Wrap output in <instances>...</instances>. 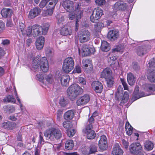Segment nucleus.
<instances>
[{
    "instance_id": "obj_23",
    "label": "nucleus",
    "mask_w": 155,
    "mask_h": 155,
    "mask_svg": "<svg viewBox=\"0 0 155 155\" xmlns=\"http://www.w3.org/2000/svg\"><path fill=\"white\" fill-rule=\"evenodd\" d=\"M124 153L123 150L118 144L114 145L112 152V155H121Z\"/></svg>"
},
{
    "instance_id": "obj_28",
    "label": "nucleus",
    "mask_w": 155,
    "mask_h": 155,
    "mask_svg": "<svg viewBox=\"0 0 155 155\" xmlns=\"http://www.w3.org/2000/svg\"><path fill=\"white\" fill-rule=\"evenodd\" d=\"M70 79V77L68 75L65 74L63 75L61 79V84L64 86H68V85Z\"/></svg>"
},
{
    "instance_id": "obj_39",
    "label": "nucleus",
    "mask_w": 155,
    "mask_h": 155,
    "mask_svg": "<svg viewBox=\"0 0 155 155\" xmlns=\"http://www.w3.org/2000/svg\"><path fill=\"white\" fill-rule=\"evenodd\" d=\"M56 18L57 20V23L58 24L61 25L63 24L65 20L64 17L63 15H57Z\"/></svg>"
},
{
    "instance_id": "obj_55",
    "label": "nucleus",
    "mask_w": 155,
    "mask_h": 155,
    "mask_svg": "<svg viewBox=\"0 0 155 155\" xmlns=\"http://www.w3.org/2000/svg\"><path fill=\"white\" fill-rule=\"evenodd\" d=\"M15 94L16 96V97L17 100L19 103V104L20 105L21 109L22 111L23 110L22 107V104L21 102L20 99L18 98V97L17 95V93L15 88Z\"/></svg>"
},
{
    "instance_id": "obj_29",
    "label": "nucleus",
    "mask_w": 155,
    "mask_h": 155,
    "mask_svg": "<svg viewBox=\"0 0 155 155\" xmlns=\"http://www.w3.org/2000/svg\"><path fill=\"white\" fill-rule=\"evenodd\" d=\"M74 116V111L73 110H71L67 111L64 115V118L66 120H70L72 119Z\"/></svg>"
},
{
    "instance_id": "obj_24",
    "label": "nucleus",
    "mask_w": 155,
    "mask_h": 155,
    "mask_svg": "<svg viewBox=\"0 0 155 155\" xmlns=\"http://www.w3.org/2000/svg\"><path fill=\"white\" fill-rule=\"evenodd\" d=\"M1 14L3 17H10L12 14V11L10 8H4L2 10Z\"/></svg>"
},
{
    "instance_id": "obj_41",
    "label": "nucleus",
    "mask_w": 155,
    "mask_h": 155,
    "mask_svg": "<svg viewBox=\"0 0 155 155\" xmlns=\"http://www.w3.org/2000/svg\"><path fill=\"white\" fill-rule=\"evenodd\" d=\"M50 25L48 23H46L43 25V27H42V34L43 35H45L48 30Z\"/></svg>"
},
{
    "instance_id": "obj_53",
    "label": "nucleus",
    "mask_w": 155,
    "mask_h": 155,
    "mask_svg": "<svg viewBox=\"0 0 155 155\" xmlns=\"http://www.w3.org/2000/svg\"><path fill=\"white\" fill-rule=\"evenodd\" d=\"M95 2L96 5L100 6L104 5L106 3L105 0H95Z\"/></svg>"
},
{
    "instance_id": "obj_46",
    "label": "nucleus",
    "mask_w": 155,
    "mask_h": 155,
    "mask_svg": "<svg viewBox=\"0 0 155 155\" xmlns=\"http://www.w3.org/2000/svg\"><path fill=\"white\" fill-rule=\"evenodd\" d=\"M75 133V130L73 128L68 129L67 130L68 136L69 137H71L73 136Z\"/></svg>"
},
{
    "instance_id": "obj_42",
    "label": "nucleus",
    "mask_w": 155,
    "mask_h": 155,
    "mask_svg": "<svg viewBox=\"0 0 155 155\" xmlns=\"http://www.w3.org/2000/svg\"><path fill=\"white\" fill-rule=\"evenodd\" d=\"M89 151L86 153L87 154L94 153L97 151V147L94 144L91 145L89 148Z\"/></svg>"
},
{
    "instance_id": "obj_19",
    "label": "nucleus",
    "mask_w": 155,
    "mask_h": 155,
    "mask_svg": "<svg viewBox=\"0 0 155 155\" xmlns=\"http://www.w3.org/2000/svg\"><path fill=\"white\" fill-rule=\"evenodd\" d=\"M145 96H146V95H145L143 92L139 93V87L138 86H136L135 87L134 91L133 93L132 99L135 101Z\"/></svg>"
},
{
    "instance_id": "obj_4",
    "label": "nucleus",
    "mask_w": 155,
    "mask_h": 155,
    "mask_svg": "<svg viewBox=\"0 0 155 155\" xmlns=\"http://www.w3.org/2000/svg\"><path fill=\"white\" fill-rule=\"evenodd\" d=\"M83 92V89L78 84H75L71 85L67 90V94L69 97L72 101Z\"/></svg>"
},
{
    "instance_id": "obj_60",
    "label": "nucleus",
    "mask_w": 155,
    "mask_h": 155,
    "mask_svg": "<svg viewBox=\"0 0 155 155\" xmlns=\"http://www.w3.org/2000/svg\"><path fill=\"white\" fill-rule=\"evenodd\" d=\"M5 24L2 21H0V34L5 29Z\"/></svg>"
},
{
    "instance_id": "obj_5",
    "label": "nucleus",
    "mask_w": 155,
    "mask_h": 155,
    "mask_svg": "<svg viewBox=\"0 0 155 155\" xmlns=\"http://www.w3.org/2000/svg\"><path fill=\"white\" fill-rule=\"evenodd\" d=\"M42 27L39 25H34L32 26H29L27 29L26 33L27 36L30 37L32 35L36 37L42 34Z\"/></svg>"
},
{
    "instance_id": "obj_13",
    "label": "nucleus",
    "mask_w": 155,
    "mask_h": 155,
    "mask_svg": "<svg viewBox=\"0 0 155 155\" xmlns=\"http://www.w3.org/2000/svg\"><path fill=\"white\" fill-rule=\"evenodd\" d=\"M82 66L84 71L87 73L90 72L92 70L93 66L91 61L89 60L83 59L82 61Z\"/></svg>"
},
{
    "instance_id": "obj_38",
    "label": "nucleus",
    "mask_w": 155,
    "mask_h": 155,
    "mask_svg": "<svg viewBox=\"0 0 155 155\" xmlns=\"http://www.w3.org/2000/svg\"><path fill=\"white\" fill-rule=\"evenodd\" d=\"M45 79L48 84H52L54 83V80L52 75L51 74L46 75Z\"/></svg>"
},
{
    "instance_id": "obj_15",
    "label": "nucleus",
    "mask_w": 155,
    "mask_h": 155,
    "mask_svg": "<svg viewBox=\"0 0 155 155\" xmlns=\"http://www.w3.org/2000/svg\"><path fill=\"white\" fill-rule=\"evenodd\" d=\"M99 148L102 150H105L107 148V141L105 136L102 135L99 141Z\"/></svg>"
},
{
    "instance_id": "obj_59",
    "label": "nucleus",
    "mask_w": 155,
    "mask_h": 155,
    "mask_svg": "<svg viewBox=\"0 0 155 155\" xmlns=\"http://www.w3.org/2000/svg\"><path fill=\"white\" fill-rule=\"evenodd\" d=\"M45 52L46 55L48 57L51 56L53 54L52 50L50 48H48L46 49Z\"/></svg>"
},
{
    "instance_id": "obj_7",
    "label": "nucleus",
    "mask_w": 155,
    "mask_h": 155,
    "mask_svg": "<svg viewBox=\"0 0 155 155\" xmlns=\"http://www.w3.org/2000/svg\"><path fill=\"white\" fill-rule=\"evenodd\" d=\"M74 65L73 59L71 57L66 58L63 64V70L66 73L70 72L73 69Z\"/></svg>"
},
{
    "instance_id": "obj_51",
    "label": "nucleus",
    "mask_w": 155,
    "mask_h": 155,
    "mask_svg": "<svg viewBox=\"0 0 155 155\" xmlns=\"http://www.w3.org/2000/svg\"><path fill=\"white\" fill-rule=\"evenodd\" d=\"M97 115V112H95L93 113L92 115L88 119L87 124H92L94 122V119L93 117H94Z\"/></svg>"
},
{
    "instance_id": "obj_37",
    "label": "nucleus",
    "mask_w": 155,
    "mask_h": 155,
    "mask_svg": "<svg viewBox=\"0 0 155 155\" xmlns=\"http://www.w3.org/2000/svg\"><path fill=\"white\" fill-rule=\"evenodd\" d=\"M129 95L127 91H125L124 94L122 97V99L121 101L120 104L122 105L126 103L129 99Z\"/></svg>"
},
{
    "instance_id": "obj_3",
    "label": "nucleus",
    "mask_w": 155,
    "mask_h": 155,
    "mask_svg": "<svg viewBox=\"0 0 155 155\" xmlns=\"http://www.w3.org/2000/svg\"><path fill=\"white\" fill-rule=\"evenodd\" d=\"M44 135L47 140L54 141L62 137V134L60 130L53 127L45 130Z\"/></svg>"
},
{
    "instance_id": "obj_52",
    "label": "nucleus",
    "mask_w": 155,
    "mask_h": 155,
    "mask_svg": "<svg viewBox=\"0 0 155 155\" xmlns=\"http://www.w3.org/2000/svg\"><path fill=\"white\" fill-rule=\"evenodd\" d=\"M73 73H81V69L80 65H76L73 71Z\"/></svg>"
},
{
    "instance_id": "obj_1",
    "label": "nucleus",
    "mask_w": 155,
    "mask_h": 155,
    "mask_svg": "<svg viewBox=\"0 0 155 155\" xmlns=\"http://www.w3.org/2000/svg\"><path fill=\"white\" fill-rule=\"evenodd\" d=\"M62 5L66 11L69 13L68 17L70 20L74 18L76 20L75 25L76 31L78 30L79 24L78 20L80 19L83 14V10L78 3L74 2L70 0H65L63 2Z\"/></svg>"
},
{
    "instance_id": "obj_44",
    "label": "nucleus",
    "mask_w": 155,
    "mask_h": 155,
    "mask_svg": "<svg viewBox=\"0 0 155 155\" xmlns=\"http://www.w3.org/2000/svg\"><path fill=\"white\" fill-rule=\"evenodd\" d=\"M124 46L120 45L113 49V52H122L123 51L124 49Z\"/></svg>"
},
{
    "instance_id": "obj_58",
    "label": "nucleus",
    "mask_w": 155,
    "mask_h": 155,
    "mask_svg": "<svg viewBox=\"0 0 155 155\" xmlns=\"http://www.w3.org/2000/svg\"><path fill=\"white\" fill-rule=\"evenodd\" d=\"M78 83L82 85H84L86 84V81L85 79L82 77H79L78 78Z\"/></svg>"
},
{
    "instance_id": "obj_36",
    "label": "nucleus",
    "mask_w": 155,
    "mask_h": 155,
    "mask_svg": "<svg viewBox=\"0 0 155 155\" xmlns=\"http://www.w3.org/2000/svg\"><path fill=\"white\" fill-rule=\"evenodd\" d=\"M3 101L4 103L11 102L15 103V100L13 96L9 95L5 98L3 99Z\"/></svg>"
},
{
    "instance_id": "obj_12",
    "label": "nucleus",
    "mask_w": 155,
    "mask_h": 155,
    "mask_svg": "<svg viewBox=\"0 0 155 155\" xmlns=\"http://www.w3.org/2000/svg\"><path fill=\"white\" fill-rule=\"evenodd\" d=\"M127 7V5L126 3L120 1L116 2L114 5L113 8L114 10L116 12L118 10H124Z\"/></svg>"
},
{
    "instance_id": "obj_2",
    "label": "nucleus",
    "mask_w": 155,
    "mask_h": 155,
    "mask_svg": "<svg viewBox=\"0 0 155 155\" xmlns=\"http://www.w3.org/2000/svg\"><path fill=\"white\" fill-rule=\"evenodd\" d=\"M32 69L35 71L40 68L44 72H47L48 70L49 65L48 61L45 57L40 59L35 58L33 60L32 64Z\"/></svg>"
},
{
    "instance_id": "obj_49",
    "label": "nucleus",
    "mask_w": 155,
    "mask_h": 155,
    "mask_svg": "<svg viewBox=\"0 0 155 155\" xmlns=\"http://www.w3.org/2000/svg\"><path fill=\"white\" fill-rule=\"evenodd\" d=\"M59 104L61 106L64 107L68 104V102L67 101L64 99V97H61L60 98Z\"/></svg>"
},
{
    "instance_id": "obj_6",
    "label": "nucleus",
    "mask_w": 155,
    "mask_h": 155,
    "mask_svg": "<svg viewBox=\"0 0 155 155\" xmlns=\"http://www.w3.org/2000/svg\"><path fill=\"white\" fill-rule=\"evenodd\" d=\"M148 80L150 82H155V58L151 59L147 64Z\"/></svg>"
},
{
    "instance_id": "obj_8",
    "label": "nucleus",
    "mask_w": 155,
    "mask_h": 155,
    "mask_svg": "<svg viewBox=\"0 0 155 155\" xmlns=\"http://www.w3.org/2000/svg\"><path fill=\"white\" fill-rule=\"evenodd\" d=\"M103 15L102 10L99 8H95L90 16V20L92 22H96Z\"/></svg>"
},
{
    "instance_id": "obj_62",
    "label": "nucleus",
    "mask_w": 155,
    "mask_h": 155,
    "mask_svg": "<svg viewBox=\"0 0 155 155\" xmlns=\"http://www.w3.org/2000/svg\"><path fill=\"white\" fill-rule=\"evenodd\" d=\"M49 2V5L51 6L52 7H54L56 4L58 2V0H50L48 2Z\"/></svg>"
},
{
    "instance_id": "obj_17",
    "label": "nucleus",
    "mask_w": 155,
    "mask_h": 155,
    "mask_svg": "<svg viewBox=\"0 0 155 155\" xmlns=\"http://www.w3.org/2000/svg\"><path fill=\"white\" fill-rule=\"evenodd\" d=\"M91 86L95 91L97 93H101L103 89L102 84L99 81H93L92 83Z\"/></svg>"
},
{
    "instance_id": "obj_27",
    "label": "nucleus",
    "mask_w": 155,
    "mask_h": 155,
    "mask_svg": "<svg viewBox=\"0 0 155 155\" xmlns=\"http://www.w3.org/2000/svg\"><path fill=\"white\" fill-rule=\"evenodd\" d=\"M127 79L129 84L132 85L134 84L136 80V79L134 75L131 73L127 74Z\"/></svg>"
},
{
    "instance_id": "obj_26",
    "label": "nucleus",
    "mask_w": 155,
    "mask_h": 155,
    "mask_svg": "<svg viewBox=\"0 0 155 155\" xmlns=\"http://www.w3.org/2000/svg\"><path fill=\"white\" fill-rule=\"evenodd\" d=\"M111 71L110 68H106L104 69L101 74V77L105 79L112 76Z\"/></svg>"
},
{
    "instance_id": "obj_35",
    "label": "nucleus",
    "mask_w": 155,
    "mask_h": 155,
    "mask_svg": "<svg viewBox=\"0 0 155 155\" xmlns=\"http://www.w3.org/2000/svg\"><path fill=\"white\" fill-rule=\"evenodd\" d=\"M153 147V143L151 141H147L144 143V148L147 151L151 150Z\"/></svg>"
},
{
    "instance_id": "obj_16",
    "label": "nucleus",
    "mask_w": 155,
    "mask_h": 155,
    "mask_svg": "<svg viewBox=\"0 0 155 155\" xmlns=\"http://www.w3.org/2000/svg\"><path fill=\"white\" fill-rule=\"evenodd\" d=\"M119 37V34L117 30H110L108 32L107 38L111 41L116 40Z\"/></svg>"
},
{
    "instance_id": "obj_54",
    "label": "nucleus",
    "mask_w": 155,
    "mask_h": 155,
    "mask_svg": "<svg viewBox=\"0 0 155 155\" xmlns=\"http://www.w3.org/2000/svg\"><path fill=\"white\" fill-rule=\"evenodd\" d=\"M123 87L121 85H119L118 87V90L116 94V96L119 97L120 94H122L123 92Z\"/></svg>"
},
{
    "instance_id": "obj_33",
    "label": "nucleus",
    "mask_w": 155,
    "mask_h": 155,
    "mask_svg": "<svg viewBox=\"0 0 155 155\" xmlns=\"http://www.w3.org/2000/svg\"><path fill=\"white\" fill-rule=\"evenodd\" d=\"M74 146L73 141L72 140H67L65 143V149L68 150H72Z\"/></svg>"
},
{
    "instance_id": "obj_21",
    "label": "nucleus",
    "mask_w": 155,
    "mask_h": 155,
    "mask_svg": "<svg viewBox=\"0 0 155 155\" xmlns=\"http://www.w3.org/2000/svg\"><path fill=\"white\" fill-rule=\"evenodd\" d=\"M16 124L15 123L7 121L3 123L2 126L5 129L12 130L16 127Z\"/></svg>"
},
{
    "instance_id": "obj_48",
    "label": "nucleus",
    "mask_w": 155,
    "mask_h": 155,
    "mask_svg": "<svg viewBox=\"0 0 155 155\" xmlns=\"http://www.w3.org/2000/svg\"><path fill=\"white\" fill-rule=\"evenodd\" d=\"M145 87L149 91H155V85L154 84H145Z\"/></svg>"
},
{
    "instance_id": "obj_11",
    "label": "nucleus",
    "mask_w": 155,
    "mask_h": 155,
    "mask_svg": "<svg viewBox=\"0 0 155 155\" xmlns=\"http://www.w3.org/2000/svg\"><path fill=\"white\" fill-rule=\"evenodd\" d=\"M93 128L92 124H87L86 127L85 133L87 134V138L89 139H94L96 136L95 132L91 129Z\"/></svg>"
},
{
    "instance_id": "obj_25",
    "label": "nucleus",
    "mask_w": 155,
    "mask_h": 155,
    "mask_svg": "<svg viewBox=\"0 0 155 155\" xmlns=\"http://www.w3.org/2000/svg\"><path fill=\"white\" fill-rule=\"evenodd\" d=\"M91 49L88 48L86 46H83L81 50L79 49V54L82 53V55L84 56H87L89 55L91 53Z\"/></svg>"
},
{
    "instance_id": "obj_61",
    "label": "nucleus",
    "mask_w": 155,
    "mask_h": 155,
    "mask_svg": "<svg viewBox=\"0 0 155 155\" xmlns=\"http://www.w3.org/2000/svg\"><path fill=\"white\" fill-rule=\"evenodd\" d=\"M63 110L61 109L58 110L57 113V119L58 120H60V118L61 117L62 114Z\"/></svg>"
},
{
    "instance_id": "obj_34",
    "label": "nucleus",
    "mask_w": 155,
    "mask_h": 155,
    "mask_svg": "<svg viewBox=\"0 0 155 155\" xmlns=\"http://www.w3.org/2000/svg\"><path fill=\"white\" fill-rule=\"evenodd\" d=\"M125 128L127 134L130 135L133 132V128L128 122L126 123Z\"/></svg>"
},
{
    "instance_id": "obj_43",
    "label": "nucleus",
    "mask_w": 155,
    "mask_h": 155,
    "mask_svg": "<svg viewBox=\"0 0 155 155\" xmlns=\"http://www.w3.org/2000/svg\"><path fill=\"white\" fill-rule=\"evenodd\" d=\"M107 86L109 87H111L114 83V78L112 77L105 79Z\"/></svg>"
},
{
    "instance_id": "obj_18",
    "label": "nucleus",
    "mask_w": 155,
    "mask_h": 155,
    "mask_svg": "<svg viewBox=\"0 0 155 155\" xmlns=\"http://www.w3.org/2000/svg\"><path fill=\"white\" fill-rule=\"evenodd\" d=\"M72 28L71 26L65 25L60 29V33L62 35H71L72 32Z\"/></svg>"
},
{
    "instance_id": "obj_30",
    "label": "nucleus",
    "mask_w": 155,
    "mask_h": 155,
    "mask_svg": "<svg viewBox=\"0 0 155 155\" xmlns=\"http://www.w3.org/2000/svg\"><path fill=\"white\" fill-rule=\"evenodd\" d=\"M101 49L103 51L107 52L110 49V47L109 44L106 41H104L101 42Z\"/></svg>"
},
{
    "instance_id": "obj_10",
    "label": "nucleus",
    "mask_w": 155,
    "mask_h": 155,
    "mask_svg": "<svg viewBox=\"0 0 155 155\" xmlns=\"http://www.w3.org/2000/svg\"><path fill=\"white\" fill-rule=\"evenodd\" d=\"M129 149L131 153L135 154L139 153L143 149L142 146L138 143L131 144L130 146Z\"/></svg>"
},
{
    "instance_id": "obj_45",
    "label": "nucleus",
    "mask_w": 155,
    "mask_h": 155,
    "mask_svg": "<svg viewBox=\"0 0 155 155\" xmlns=\"http://www.w3.org/2000/svg\"><path fill=\"white\" fill-rule=\"evenodd\" d=\"M114 52L112 51L110 53L108 56V61L109 62H111L112 61H113L117 59V57L113 55Z\"/></svg>"
},
{
    "instance_id": "obj_14",
    "label": "nucleus",
    "mask_w": 155,
    "mask_h": 155,
    "mask_svg": "<svg viewBox=\"0 0 155 155\" xmlns=\"http://www.w3.org/2000/svg\"><path fill=\"white\" fill-rule=\"evenodd\" d=\"M90 100L89 96L85 94L78 98L76 102L78 105H84L88 103Z\"/></svg>"
},
{
    "instance_id": "obj_32",
    "label": "nucleus",
    "mask_w": 155,
    "mask_h": 155,
    "mask_svg": "<svg viewBox=\"0 0 155 155\" xmlns=\"http://www.w3.org/2000/svg\"><path fill=\"white\" fill-rule=\"evenodd\" d=\"M104 26V24L101 22H99L95 25V29L98 33L97 35H96V37H98L99 36V33H100V30L102 29Z\"/></svg>"
},
{
    "instance_id": "obj_31",
    "label": "nucleus",
    "mask_w": 155,
    "mask_h": 155,
    "mask_svg": "<svg viewBox=\"0 0 155 155\" xmlns=\"http://www.w3.org/2000/svg\"><path fill=\"white\" fill-rule=\"evenodd\" d=\"M136 52L139 56H142L147 53V51L145 47L142 46L138 47L136 50Z\"/></svg>"
},
{
    "instance_id": "obj_22",
    "label": "nucleus",
    "mask_w": 155,
    "mask_h": 155,
    "mask_svg": "<svg viewBox=\"0 0 155 155\" xmlns=\"http://www.w3.org/2000/svg\"><path fill=\"white\" fill-rule=\"evenodd\" d=\"M45 42L44 38L42 36L37 38L36 41V46L38 50H41L44 46Z\"/></svg>"
},
{
    "instance_id": "obj_57",
    "label": "nucleus",
    "mask_w": 155,
    "mask_h": 155,
    "mask_svg": "<svg viewBox=\"0 0 155 155\" xmlns=\"http://www.w3.org/2000/svg\"><path fill=\"white\" fill-rule=\"evenodd\" d=\"M50 0H42L39 4V6L41 8H43L46 5Z\"/></svg>"
},
{
    "instance_id": "obj_56",
    "label": "nucleus",
    "mask_w": 155,
    "mask_h": 155,
    "mask_svg": "<svg viewBox=\"0 0 155 155\" xmlns=\"http://www.w3.org/2000/svg\"><path fill=\"white\" fill-rule=\"evenodd\" d=\"M120 80L124 87V89L128 91V85L124 80L123 78H120Z\"/></svg>"
},
{
    "instance_id": "obj_40",
    "label": "nucleus",
    "mask_w": 155,
    "mask_h": 155,
    "mask_svg": "<svg viewBox=\"0 0 155 155\" xmlns=\"http://www.w3.org/2000/svg\"><path fill=\"white\" fill-rule=\"evenodd\" d=\"M5 111L7 113H12L13 112L15 109L13 106L8 105L4 107Z\"/></svg>"
},
{
    "instance_id": "obj_9",
    "label": "nucleus",
    "mask_w": 155,
    "mask_h": 155,
    "mask_svg": "<svg viewBox=\"0 0 155 155\" xmlns=\"http://www.w3.org/2000/svg\"><path fill=\"white\" fill-rule=\"evenodd\" d=\"M78 37L80 42H85L90 39L91 34L87 30H82L79 32Z\"/></svg>"
},
{
    "instance_id": "obj_64",
    "label": "nucleus",
    "mask_w": 155,
    "mask_h": 155,
    "mask_svg": "<svg viewBox=\"0 0 155 155\" xmlns=\"http://www.w3.org/2000/svg\"><path fill=\"white\" fill-rule=\"evenodd\" d=\"M132 66L134 69L137 71L139 69V67L136 62H134L132 63Z\"/></svg>"
},
{
    "instance_id": "obj_47",
    "label": "nucleus",
    "mask_w": 155,
    "mask_h": 155,
    "mask_svg": "<svg viewBox=\"0 0 155 155\" xmlns=\"http://www.w3.org/2000/svg\"><path fill=\"white\" fill-rule=\"evenodd\" d=\"M63 125L64 128L68 129L72 127L73 124L71 122L65 121L63 123Z\"/></svg>"
},
{
    "instance_id": "obj_63",
    "label": "nucleus",
    "mask_w": 155,
    "mask_h": 155,
    "mask_svg": "<svg viewBox=\"0 0 155 155\" xmlns=\"http://www.w3.org/2000/svg\"><path fill=\"white\" fill-rule=\"evenodd\" d=\"M53 13V10L52 9H48L45 12V16H50Z\"/></svg>"
},
{
    "instance_id": "obj_50",
    "label": "nucleus",
    "mask_w": 155,
    "mask_h": 155,
    "mask_svg": "<svg viewBox=\"0 0 155 155\" xmlns=\"http://www.w3.org/2000/svg\"><path fill=\"white\" fill-rule=\"evenodd\" d=\"M19 28L20 29L22 34L27 36V34L26 33V32H27V30H24V28H25V25L22 23L19 22Z\"/></svg>"
},
{
    "instance_id": "obj_20",
    "label": "nucleus",
    "mask_w": 155,
    "mask_h": 155,
    "mask_svg": "<svg viewBox=\"0 0 155 155\" xmlns=\"http://www.w3.org/2000/svg\"><path fill=\"white\" fill-rule=\"evenodd\" d=\"M41 10L38 8H35L31 9L28 15V18L30 19H33L39 15Z\"/></svg>"
}]
</instances>
